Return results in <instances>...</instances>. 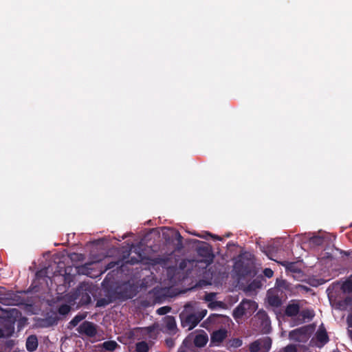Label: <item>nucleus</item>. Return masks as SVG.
I'll return each mask as SVG.
<instances>
[{"instance_id": "nucleus-34", "label": "nucleus", "mask_w": 352, "mask_h": 352, "mask_svg": "<svg viewBox=\"0 0 352 352\" xmlns=\"http://www.w3.org/2000/svg\"><path fill=\"white\" fill-rule=\"evenodd\" d=\"M110 302H111V300H109L101 298L98 300L96 305L98 307H102V306H105V305H108Z\"/></svg>"}, {"instance_id": "nucleus-43", "label": "nucleus", "mask_w": 352, "mask_h": 352, "mask_svg": "<svg viewBox=\"0 0 352 352\" xmlns=\"http://www.w3.org/2000/svg\"><path fill=\"white\" fill-rule=\"evenodd\" d=\"M78 286L82 287V286H90V285L88 283H87L86 282L83 281V282L80 283Z\"/></svg>"}, {"instance_id": "nucleus-19", "label": "nucleus", "mask_w": 352, "mask_h": 352, "mask_svg": "<svg viewBox=\"0 0 352 352\" xmlns=\"http://www.w3.org/2000/svg\"><path fill=\"white\" fill-rule=\"evenodd\" d=\"M129 256V252H124L121 258L116 261L109 262L105 267V270H111L115 267H121L124 266V260Z\"/></svg>"}, {"instance_id": "nucleus-31", "label": "nucleus", "mask_w": 352, "mask_h": 352, "mask_svg": "<svg viewBox=\"0 0 352 352\" xmlns=\"http://www.w3.org/2000/svg\"><path fill=\"white\" fill-rule=\"evenodd\" d=\"M170 309H171V308L170 307L164 306V307H162L159 308L157 310V313L159 315H164V314L168 313L170 311Z\"/></svg>"}, {"instance_id": "nucleus-61", "label": "nucleus", "mask_w": 352, "mask_h": 352, "mask_svg": "<svg viewBox=\"0 0 352 352\" xmlns=\"http://www.w3.org/2000/svg\"><path fill=\"white\" fill-rule=\"evenodd\" d=\"M122 287H116V289H122Z\"/></svg>"}, {"instance_id": "nucleus-2", "label": "nucleus", "mask_w": 352, "mask_h": 352, "mask_svg": "<svg viewBox=\"0 0 352 352\" xmlns=\"http://www.w3.org/2000/svg\"><path fill=\"white\" fill-rule=\"evenodd\" d=\"M56 298L57 302H60L58 308V313L60 315L67 314L71 310V307L76 304L79 307L91 301V297L87 293H82L80 287L59 293Z\"/></svg>"}, {"instance_id": "nucleus-27", "label": "nucleus", "mask_w": 352, "mask_h": 352, "mask_svg": "<svg viewBox=\"0 0 352 352\" xmlns=\"http://www.w3.org/2000/svg\"><path fill=\"white\" fill-rule=\"evenodd\" d=\"M309 242L316 246L322 245L324 243V238L320 236H314L310 238Z\"/></svg>"}, {"instance_id": "nucleus-48", "label": "nucleus", "mask_w": 352, "mask_h": 352, "mask_svg": "<svg viewBox=\"0 0 352 352\" xmlns=\"http://www.w3.org/2000/svg\"><path fill=\"white\" fill-rule=\"evenodd\" d=\"M101 286L102 287H104V286H107L106 284H105V280H104L102 283H101Z\"/></svg>"}, {"instance_id": "nucleus-57", "label": "nucleus", "mask_w": 352, "mask_h": 352, "mask_svg": "<svg viewBox=\"0 0 352 352\" xmlns=\"http://www.w3.org/2000/svg\"><path fill=\"white\" fill-rule=\"evenodd\" d=\"M140 286L143 287V286H146V285L144 283H142Z\"/></svg>"}, {"instance_id": "nucleus-12", "label": "nucleus", "mask_w": 352, "mask_h": 352, "mask_svg": "<svg viewBox=\"0 0 352 352\" xmlns=\"http://www.w3.org/2000/svg\"><path fill=\"white\" fill-rule=\"evenodd\" d=\"M80 334H84L88 337H94L96 334V325L89 321L83 322L77 329Z\"/></svg>"}, {"instance_id": "nucleus-55", "label": "nucleus", "mask_w": 352, "mask_h": 352, "mask_svg": "<svg viewBox=\"0 0 352 352\" xmlns=\"http://www.w3.org/2000/svg\"><path fill=\"white\" fill-rule=\"evenodd\" d=\"M194 286L197 287V286H201V285L199 283H196Z\"/></svg>"}, {"instance_id": "nucleus-50", "label": "nucleus", "mask_w": 352, "mask_h": 352, "mask_svg": "<svg viewBox=\"0 0 352 352\" xmlns=\"http://www.w3.org/2000/svg\"><path fill=\"white\" fill-rule=\"evenodd\" d=\"M231 245H234V244L233 243H231V242H229L228 244H227V246L229 247V246H231Z\"/></svg>"}, {"instance_id": "nucleus-45", "label": "nucleus", "mask_w": 352, "mask_h": 352, "mask_svg": "<svg viewBox=\"0 0 352 352\" xmlns=\"http://www.w3.org/2000/svg\"><path fill=\"white\" fill-rule=\"evenodd\" d=\"M348 334L350 338L352 340V328H348Z\"/></svg>"}, {"instance_id": "nucleus-13", "label": "nucleus", "mask_w": 352, "mask_h": 352, "mask_svg": "<svg viewBox=\"0 0 352 352\" xmlns=\"http://www.w3.org/2000/svg\"><path fill=\"white\" fill-rule=\"evenodd\" d=\"M14 327L8 320H2L0 324V338H8L14 333Z\"/></svg>"}, {"instance_id": "nucleus-44", "label": "nucleus", "mask_w": 352, "mask_h": 352, "mask_svg": "<svg viewBox=\"0 0 352 352\" xmlns=\"http://www.w3.org/2000/svg\"><path fill=\"white\" fill-rule=\"evenodd\" d=\"M328 295L329 296V298L331 299L333 297L332 292L331 291V289L329 287L327 289Z\"/></svg>"}, {"instance_id": "nucleus-5", "label": "nucleus", "mask_w": 352, "mask_h": 352, "mask_svg": "<svg viewBox=\"0 0 352 352\" xmlns=\"http://www.w3.org/2000/svg\"><path fill=\"white\" fill-rule=\"evenodd\" d=\"M258 308L256 302L251 300H243L234 309L233 317L237 320L243 316L251 315Z\"/></svg>"}, {"instance_id": "nucleus-60", "label": "nucleus", "mask_w": 352, "mask_h": 352, "mask_svg": "<svg viewBox=\"0 0 352 352\" xmlns=\"http://www.w3.org/2000/svg\"><path fill=\"white\" fill-rule=\"evenodd\" d=\"M178 352H185V351L183 350H181V351H179Z\"/></svg>"}, {"instance_id": "nucleus-38", "label": "nucleus", "mask_w": 352, "mask_h": 352, "mask_svg": "<svg viewBox=\"0 0 352 352\" xmlns=\"http://www.w3.org/2000/svg\"><path fill=\"white\" fill-rule=\"evenodd\" d=\"M175 237L179 243H182V236L178 231L175 232Z\"/></svg>"}, {"instance_id": "nucleus-8", "label": "nucleus", "mask_w": 352, "mask_h": 352, "mask_svg": "<svg viewBox=\"0 0 352 352\" xmlns=\"http://www.w3.org/2000/svg\"><path fill=\"white\" fill-rule=\"evenodd\" d=\"M272 345L270 338L258 339L250 344V352H268Z\"/></svg>"}, {"instance_id": "nucleus-33", "label": "nucleus", "mask_w": 352, "mask_h": 352, "mask_svg": "<svg viewBox=\"0 0 352 352\" xmlns=\"http://www.w3.org/2000/svg\"><path fill=\"white\" fill-rule=\"evenodd\" d=\"M215 296H216V293H213V292L209 293V294H206L204 299L207 302H209L210 303L211 302H214V299L215 298Z\"/></svg>"}, {"instance_id": "nucleus-3", "label": "nucleus", "mask_w": 352, "mask_h": 352, "mask_svg": "<svg viewBox=\"0 0 352 352\" xmlns=\"http://www.w3.org/2000/svg\"><path fill=\"white\" fill-rule=\"evenodd\" d=\"M207 310L200 308L196 302H188L184 305V310L180 314L182 325L188 331L195 327L206 316Z\"/></svg>"}, {"instance_id": "nucleus-30", "label": "nucleus", "mask_w": 352, "mask_h": 352, "mask_svg": "<svg viewBox=\"0 0 352 352\" xmlns=\"http://www.w3.org/2000/svg\"><path fill=\"white\" fill-rule=\"evenodd\" d=\"M208 307L211 309H214L217 307L223 308L224 303L221 301H214L209 303Z\"/></svg>"}, {"instance_id": "nucleus-32", "label": "nucleus", "mask_w": 352, "mask_h": 352, "mask_svg": "<svg viewBox=\"0 0 352 352\" xmlns=\"http://www.w3.org/2000/svg\"><path fill=\"white\" fill-rule=\"evenodd\" d=\"M242 340L239 338H235L231 341L230 346L234 348H238L242 345Z\"/></svg>"}, {"instance_id": "nucleus-14", "label": "nucleus", "mask_w": 352, "mask_h": 352, "mask_svg": "<svg viewBox=\"0 0 352 352\" xmlns=\"http://www.w3.org/2000/svg\"><path fill=\"white\" fill-rule=\"evenodd\" d=\"M197 252L198 254L202 257L210 259H212L213 258L212 248L208 243L206 242H200V245L197 247Z\"/></svg>"}, {"instance_id": "nucleus-36", "label": "nucleus", "mask_w": 352, "mask_h": 352, "mask_svg": "<svg viewBox=\"0 0 352 352\" xmlns=\"http://www.w3.org/2000/svg\"><path fill=\"white\" fill-rule=\"evenodd\" d=\"M285 352H296V348L294 345H288L284 349Z\"/></svg>"}, {"instance_id": "nucleus-54", "label": "nucleus", "mask_w": 352, "mask_h": 352, "mask_svg": "<svg viewBox=\"0 0 352 352\" xmlns=\"http://www.w3.org/2000/svg\"><path fill=\"white\" fill-rule=\"evenodd\" d=\"M5 300V298L0 296V300ZM6 300H8V298H6Z\"/></svg>"}, {"instance_id": "nucleus-1", "label": "nucleus", "mask_w": 352, "mask_h": 352, "mask_svg": "<svg viewBox=\"0 0 352 352\" xmlns=\"http://www.w3.org/2000/svg\"><path fill=\"white\" fill-rule=\"evenodd\" d=\"M84 267L67 265L64 261H54L35 273L30 286H70L75 276L84 274Z\"/></svg>"}, {"instance_id": "nucleus-58", "label": "nucleus", "mask_w": 352, "mask_h": 352, "mask_svg": "<svg viewBox=\"0 0 352 352\" xmlns=\"http://www.w3.org/2000/svg\"><path fill=\"white\" fill-rule=\"evenodd\" d=\"M296 286L300 287V286H302V285H300V284H297Z\"/></svg>"}, {"instance_id": "nucleus-4", "label": "nucleus", "mask_w": 352, "mask_h": 352, "mask_svg": "<svg viewBox=\"0 0 352 352\" xmlns=\"http://www.w3.org/2000/svg\"><path fill=\"white\" fill-rule=\"evenodd\" d=\"M234 270L238 277L239 281L249 282L255 278L257 270L254 263L250 261L239 260L234 265Z\"/></svg>"}, {"instance_id": "nucleus-56", "label": "nucleus", "mask_w": 352, "mask_h": 352, "mask_svg": "<svg viewBox=\"0 0 352 352\" xmlns=\"http://www.w3.org/2000/svg\"><path fill=\"white\" fill-rule=\"evenodd\" d=\"M230 235H231V234H227L226 235V237H230Z\"/></svg>"}, {"instance_id": "nucleus-35", "label": "nucleus", "mask_w": 352, "mask_h": 352, "mask_svg": "<svg viewBox=\"0 0 352 352\" xmlns=\"http://www.w3.org/2000/svg\"><path fill=\"white\" fill-rule=\"evenodd\" d=\"M206 234L208 236H210L212 239L214 240H218V241H223V238L222 236H220L219 235L211 234L208 232H206Z\"/></svg>"}, {"instance_id": "nucleus-7", "label": "nucleus", "mask_w": 352, "mask_h": 352, "mask_svg": "<svg viewBox=\"0 0 352 352\" xmlns=\"http://www.w3.org/2000/svg\"><path fill=\"white\" fill-rule=\"evenodd\" d=\"M253 326L263 333H267L270 329V322L265 311L260 310L252 318Z\"/></svg>"}, {"instance_id": "nucleus-20", "label": "nucleus", "mask_w": 352, "mask_h": 352, "mask_svg": "<svg viewBox=\"0 0 352 352\" xmlns=\"http://www.w3.org/2000/svg\"><path fill=\"white\" fill-rule=\"evenodd\" d=\"M38 347V340L36 336H30L26 341V348L29 351H34Z\"/></svg>"}, {"instance_id": "nucleus-41", "label": "nucleus", "mask_w": 352, "mask_h": 352, "mask_svg": "<svg viewBox=\"0 0 352 352\" xmlns=\"http://www.w3.org/2000/svg\"><path fill=\"white\" fill-rule=\"evenodd\" d=\"M346 322L348 324V328H352V314L348 316L346 318Z\"/></svg>"}, {"instance_id": "nucleus-37", "label": "nucleus", "mask_w": 352, "mask_h": 352, "mask_svg": "<svg viewBox=\"0 0 352 352\" xmlns=\"http://www.w3.org/2000/svg\"><path fill=\"white\" fill-rule=\"evenodd\" d=\"M338 289H340V292H343V293H346V292H352V287H337Z\"/></svg>"}, {"instance_id": "nucleus-29", "label": "nucleus", "mask_w": 352, "mask_h": 352, "mask_svg": "<svg viewBox=\"0 0 352 352\" xmlns=\"http://www.w3.org/2000/svg\"><path fill=\"white\" fill-rule=\"evenodd\" d=\"M330 286H352V278H349L340 283L338 281L333 282Z\"/></svg>"}, {"instance_id": "nucleus-28", "label": "nucleus", "mask_w": 352, "mask_h": 352, "mask_svg": "<svg viewBox=\"0 0 352 352\" xmlns=\"http://www.w3.org/2000/svg\"><path fill=\"white\" fill-rule=\"evenodd\" d=\"M352 302V298L350 297H346L344 298V300L342 302L340 300H337L338 305L339 306L340 309H345L346 307L349 305H350Z\"/></svg>"}, {"instance_id": "nucleus-26", "label": "nucleus", "mask_w": 352, "mask_h": 352, "mask_svg": "<svg viewBox=\"0 0 352 352\" xmlns=\"http://www.w3.org/2000/svg\"><path fill=\"white\" fill-rule=\"evenodd\" d=\"M86 317V313L77 314L69 323V327L72 328L76 327L80 321L84 320Z\"/></svg>"}, {"instance_id": "nucleus-10", "label": "nucleus", "mask_w": 352, "mask_h": 352, "mask_svg": "<svg viewBox=\"0 0 352 352\" xmlns=\"http://www.w3.org/2000/svg\"><path fill=\"white\" fill-rule=\"evenodd\" d=\"M162 330L168 334L174 335L177 331L175 319L172 316H166L162 319Z\"/></svg>"}, {"instance_id": "nucleus-23", "label": "nucleus", "mask_w": 352, "mask_h": 352, "mask_svg": "<svg viewBox=\"0 0 352 352\" xmlns=\"http://www.w3.org/2000/svg\"><path fill=\"white\" fill-rule=\"evenodd\" d=\"M305 333V331L303 329H298L294 330L289 333V338L292 340H294L296 341H301L300 337L304 336Z\"/></svg>"}, {"instance_id": "nucleus-25", "label": "nucleus", "mask_w": 352, "mask_h": 352, "mask_svg": "<svg viewBox=\"0 0 352 352\" xmlns=\"http://www.w3.org/2000/svg\"><path fill=\"white\" fill-rule=\"evenodd\" d=\"M126 252H129L127 251ZM142 254L141 253H138L137 257H135V256H131L130 257V255H129L124 260V265L125 264H130V265L137 264V263H140L142 261Z\"/></svg>"}, {"instance_id": "nucleus-16", "label": "nucleus", "mask_w": 352, "mask_h": 352, "mask_svg": "<svg viewBox=\"0 0 352 352\" xmlns=\"http://www.w3.org/2000/svg\"><path fill=\"white\" fill-rule=\"evenodd\" d=\"M316 338L320 343V344H318V346L319 347H321L328 342V336L325 329L322 327H320L317 331L316 333Z\"/></svg>"}, {"instance_id": "nucleus-17", "label": "nucleus", "mask_w": 352, "mask_h": 352, "mask_svg": "<svg viewBox=\"0 0 352 352\" xmlns=\"http://www.w3.org/2000/svg\"><path fill=\"white\" fill-rule=\"evenodd\" d=\"M208 335L204 331L196 335L193 339L194 344L197 347L204 346L208 342Z\"/></svg>"}, {"instance_id": "nucleus-24", "label": "nucleus", "mask_w": 352, "mask_h": 352, "mask_svg": "<svg viewBox=\"0 0 352 352\" xmlns=\"http://www.w3.org/2000/svg\"><path fill=\"white\" fill-rule=\"evenodd\" d=\"M102 347L107 351H112L120 347V346L114 340H108L102 344Z\"/></svg>"}, {"instance_id": "nucleus-49", "label": "nucleus", "mask_w": 352, "mask_h": 352, "mask_svg": "<svg viewBox=\"0 0 352 352\" xmlns=\"http://www.w3.org/2000/svg\"><path fill=\"white\" fill-rule=\"evenodd\" d=\"M125 289V292H128V289H129L130 290L133 288L132 287H124Z\"/></svg>"}, {"instance_id": "nucleus-9", "label": "nucleus", "mask_w": 352, "mask_h": 352, "mask_svg": "<svg viewBox=\"0 0 352 352\" xmlns=\"http://www.w3.org/2000/svg\"><path fill=\"white\" fill-rule=\"evenodd\" d=\"M283 297L282 291L278 289V287L270 288L267 291V300L272 307H278L280 306Z\"/></svg>"}, {"instance_id": "nucleus-15", "label": "nucleus", "mask_w": 352, "mask_h": 352, "mask_svg": "<svg viewBox=\"0 0 352 352\" xmlns=\"http://www.w3.org/2000/svg\"><path fill=\"white\" fill-rule=\"evenodd\" d=\"M300 306L299 302L297 300H292L287 306L285 309V314L287 316L293 317L296 316L300 311Z\"/></svg>"}, {"instance_id": "nucleus-6", "label": "nucleus", "mask_w": 352, "mask_h": 352, "mask_svg": "<svg viewBox=\"0 0 352 352\" xmlns=\"http://www.w3.org/2000/svg\"><path fill=\"white\" fill-rule=\"evenodd\" d=\"M192 287H191L192 289ZM190 289H179L178 287H155L154 294L158 302H162L168 298H173L179 294H184Z\"/></svg>"}, {"instance_id": "nucleus-47", "label": "nucleus", "mask_w": 352, "mask_h": 352, "mask_svg": "<svg viewBox=\"0 0 352 352\" xmlns=\"http://www.w3.org/2000/svg\"><path fill=\"white\" fill-rule=\"evenodd\" d=\"M318 283H319L320 285H322V284L325 283V280H324L323 279H320V282H318Z\"/></svg>"}, {"instance_id": "nucleus-53", "label": "nucleus", "mask_w": 352, "mask_h": 352, "mask_svg": "<svg viewBox=\"0 0 352 352\" xmlns=\"http://www.w3.org/2000/svg\"><path fill=\"white\" fill-rule=\"evenodd\" d=\"M211 283H209V282H206V285H208V286H211Z\"/></svg>"}, {"instance_id": "nucleus-51", "label": "nucleus", "mask_w": 352, "mask_h": 352, "mask_svg": "<svg viewBox=\"0 0 352 352\" xmlns=\"http://www.w3.org/2000/svg\"><path fill=\"white\" fill-rule=\"evenodd\" d=\"M73 256L78 257V254H73L72 255V257H71V258H72V259H73Z\"/></svg>"}, {"instance_id": "nucleus-11", "label": "nucleus", "mask_w": 352, "mask_h": 352, "mask_svg": "<svg viewBox=\"0 0 352 352\" xmlns=\"http://www.w3.org/2000/svg\"><path fill=\"white\" fill-rule=\"evenodd\" d=\"M263 275H256L255 278L248 284L247 286H263L266 282L265 278H272L274 275V272L270 268H265L263 272Z\"/></svg>"}, {"instance_id": "nucleus-21", "label": "nucleus", "mask_w": 352, "mask_h": 352, "mask_svg": "<svg viewBox=\"0 0 352 352\" xmlns=\"http://www.w3.org/2000/svg\"><path fill=\"white\" fill-rule=\"evenodd\" d=\"M152 344V342H138L135 344V351L136 352H148Z\"/></svg>"}, {"instance_id": "nucleus-52", "label": "nucleus", "mask_w": 352, "mask_h": 352, "mask_svg": "<svg viewBox=\"0 0 352 352\" xmlns=\"http://www.w3.org/2000/svg\"><path fill=\"white\" fill-rule=\"evenodd\" d=\"M128 284H129V285H128V286H129V287H131V286H132L131 285H130V284H129V282H128V283H124L122 286H127V285H128Z\"/></svg>"}, {"instance_id": "nucleus-59", "label": "nucleus", "mask_w": 352, "mask_h": 352, "mask_svg": "<svg viewBox=\"0 0 352 352\" xmlns=\"http://www.w3.org/2000/svg\"><path fill=\"white\" fill-rule=\"evenodd\" d=\"M199 237H201V238H204V236H201V235H198Z\"/></svg>"}, {"instance_id": "nucleus-40", "label": "nucleus", "mask_w": 352, "mask_h": 352, "mask_svg": "<svg viewBox=\"0 0 352 352\" xmlns=\"http://www.w3.org/2000/svg\"><path fill=\"white\" fill-rule=\"evenodd\" d=\"M166 343L167 346L170 348L173 347L175 345L174 340L171 338L166 339Z\"/></svg>"}, {"instance_id": "nucleus-39", "label": "nucleus", "mask_w": 352, "mask_h": 352, "mask_svg": "<svg viewBox=\"0 0 352 352\" xmlns=\"http://www.w3.org/2000/svg\"><path fill=\"white\" fill-rule=\"evenodd\" d=\"M274 286H277V287L286 286L285 281L283 280H279L277 278Z\"/></svg>"}, {"instance_id": "nucleus-42", "label": "nucleus", "mask_w": 352, "mask_h": 352, "mask_svg": "<svg viewBox=\"0 0 352 352\" xmlns=\"http://www.w3.org/2000/svg\"><path fill=\"white\" fill-rule=\"evenodd\" d=\"M134 295H135L134 294H130L122 296L120 298L122 299L132 298L134 296Z\"/></svg>"}, {"instance_id": "nucleus-18", "label": "nucleus", "mask_w": 352, "mask_h": 352, "mask_svg": "<svg viewBox=\"0 0 352 352\" xmlns=\"http://www.w3.org/2000/svg\"><path fill=\"white\" fill-rule=\"evenodd\" d=\"M227 336V331L226 329H219L213 332L211 336V342L213 343H219L222 342Z\"/></svg>"}, {"instance_id": "nucleus-22", "label": "nucleus", "mask_w": 352, "mask_h": 352, "mask_svg": "<svg viewBox=\"0 0 352 352\" xmlns=\"http://www.w3.org/2000/svg\"><path fill=\"white\" fill-rule=\"evenodd\" d=\"M315 316L314 311L312 309H304L300 313L299 316L302 317L300 323L304 322L306 320H311Z\"/></svg>"}, {"instance_id": "nucleus-46", "label": "nucleus", "mask_w": 352, "mask_h": 352, "mask_svg": "<svg viewBox=\"0 0 352 352\" xmlns=\"http://www.w3.org/2000/svg\"><path fill=\"white\" fill-rule=\"evenodd\" d=\"M251 288L252 287H244V292H250L251 291Z\"/></svg>"}]
</instances>
